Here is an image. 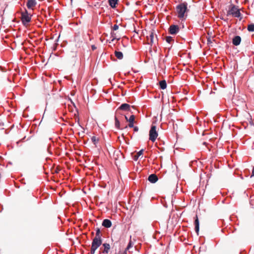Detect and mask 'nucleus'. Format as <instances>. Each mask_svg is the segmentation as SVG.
I'll return each mask as SVG.
<instances>
[{"instance_id":"obj_19","label":"nucleus","mask_w":254,"mask_h":254,"mask_svg":"<svg viewBox=\"0 0 254 254\" xmlns=\"http://www.w3.org/2000/svg\"><path fill=\"white\" fill-rule=\"evenodd\" d=\"M91 140H92V142L93 143V144L96 146V144L97 143H98V142L99 141V138H97L95 136H93L92 137H91Z\"/></svg>"},{"instance_id":"obj_5","label":"nucleus","mask_w":254,"mask_h":254,"mask_svg":"<svg viewBox=\"0 0 254 254\" xmlns=\"http://www.w3.org/2000/svg\"><path fill=\"white\" fill-rule=\"evenodd\" d=\"M179 31V27L177 25H172L169 28V32L172 35H175Z\"/></svg>"},{"instance_id":"obj_14","label":"nucleus","mask_w":254,"mask_h":254,"mask_svg":"<svg viewBox=\"0 0 254 254\" xmlns=\"http://www.w3.org/2000/svg\"><path fill=\"white\" fill-rule=\"evenodd\" d=\"M119 0H108L109 5L113 8H115L116 7V5L118 3Z\"/></svg>"},{"instance_id":"obj_4","label":"nucleus","mask_w":254,"mask_h":254,"mask_svg":"<svg viewBox=\"0 0 254 254\" xmlns=\"http://www.w3.org/2000/svg\"><path fill=\"white\" fill-rule=\"evenodd\" d=\"M149 139L152 141L154 142L157 137L158 136V132L156 131V127L154 125H152L149 130Z\"/></svg>"},{"instance_id":"obj_22","label":"nucleus","mask_w":254,"mask_h":254,"mask_svg":"<svg viewBox=\"0 0 254 254\" xmlns=\"http://www.w3.org/2000/svg\"><path fill=\"white\" fill-rule=\"evenodd\" d=\"M154 35L153 32H151L149 35L150 43L152 44L153 43Z\"/></svg>"},{"instance_id":"obj_42","label":"nucleus","mask_w":254,"mask_h":254,"mask_svg":"<svg viewBox=\"0 0 254 254\" xmlns=\"http://www.w3.org/2000/svg\"><path fill=\"white\" fill-rule=\"evenodd\" d=\"M79 127H81V128H82V127L79 125Z\"/></svg>"},{"instance_id":"obj_11","label":"nucleus","mask_w":254,"mask_h":254,"mask_svg":"<svg viewBox=\"0 0 254 254\" xmlns=\"http://www.w3.org/2000/svg\"><path fill=\"white\" fill-rule=\"evenodd\" d=\"M241 42V38L240 36H235L232 40V43L235 46H238Z\"/></svg>"},{"instance_id":"obj_18","label":"nucleus","mask_w":254,"mask_h":254,"mask_svg":"<svg viewBox=\"0 0 254 254\" xmlns=\"http://www.w3.org/2000/svg\"><path fill=\"white\" fill-rule=\"evenodd\" d=\"M98 248L97 246L93 245L92 243L91 244V248L90 251V254H94L96 250Z\"/></svg>"},{"instance_id":"obj_25","label":"nucleus","mask_w":254,"mask_h":254,"mask_svg":"<svg viewBox=\"0 0 254 254\" xmlns=\"http://www.w3.org/2000/svg\"><path fill=\"white\" fill-rule=\"evenodd\" d=\"M135 119V116L133 115H131L128 118V122H134Z\"/></svg>"},{"instance_id":"obj_16","label":"nucleus","mask_w":254,"mask_h":254,"mask_svg":"<svg viewBox=\"0 0 254 254\" xmlns=\"http://www.w3.org/2000/svg\"><path fill=\"white\" fill-rule=\"evenodd\" d=\"M115 55L116 57L119 60H121L123 58V54L120 51H115Z\"/></svg>"},{"instance_id":"obj_39","label":"nucleus","mask_w":254,"mask_h":254,"mask_svg":"<svg viewBox=\"0 0 254 254\" xmlns=\"http://www.w3.org/2000/svg\"><path fill=\"white\" fill-rule=\"evenodd\" d=\"M79 127H81V128H82V127L79 125Z\"/></svg>"},{"instance_id":"obj_34","label":"nucleus","mask_w":254,"mask_h":254,"mask_svg":"<svg viewBox=\"0 0 254 254\" xmlns=\"http://www.w3.org/2000/svg\"><path fill=\"white\" fill-rule=\"evenodd\" d=\"M253 176H254V168H253V169L252 170V175H251V177H252Z\"/></svg>"},{"instance_id":"obj_41","label":"nucleus","mask_w":254,"mask_h":254,"mask_svg":"<svg viewBox=\"0 0 254 254\" xmlns=\"http://www.w3.org/2000/svg\"><path fill=\"white\" fill-rule=\"evenodd\" d=\"M79 127H81V128H82V127L79 125Z\"/></svg>"},{"instance_id":"obj_31","label":"nucleus","mask_w":254,"mask_h":254,"mask_svg":"<svg viewBox=\"0 0 254 254\" xmlns=\"http://www.w3.org/2000/svg\"><path fill=\"white\" fill-rule=\"evenodd\" d=\"M139 156H138V155H137V154L136 155H135L134 157H133V159L135 161H137V159H138V157Z\"/></svg>"},{"instance_id":"obj_37","label":"nucleus","mask_w":254,"mask_h":254,"mask_svg":"<svg viewBox=\"0 0 254 254\" xmlns=\"http://www.w3.org/2000/svg\"><path fill=\"white\" fill-rule=\"evenodd\" d=\"M77 123H78V124L79 125V119L78 120Z\"/></svg>"},{"instance_id":"obj_7","label":"nucleus","mask_w":254,"mask_h":254,"mask_svg":"<svg viewBox=\"0 0 254 254\" xmlns=\"http://www.w3.org/2000/svg\"><path fill=\"white\" fill-rule=\"evenodd\" d=\"M194 225H195V231L197 234V235H198L199 231V220L197 217V215H196L194 217Z\"/></svg>"},{"instance_id":"obj_27","label":"nucleus","mask_w":254,"mask_h":254,"mask_svg":"<svg viewBox=\"0 0 254 254\" xmlns=\"http://www.w3.org/2000/svg\"><path fill=\"white\" fill-rule=\"evenodd\" d=\"M143 151H144L143 149H141L140 150H139V151L137 152V155H138V156H140L141 155H142V154H143Z\"/></svg>"},{"instance_id":"obj_33","label":"nucleus","mask_w":254,"mask_h":254,"mask_svg":"<svg viewBox=\"0 0 254 254\" xmlns=\"http://www.w3.org/2000/svg\"><path fill=\"white\" fill-rule=\"evenodd\" d=\"M91 49L92 50H95L96 49V47L94 45H93L91 46Z\"/></svg>"},{"instance_id":"obj_24","label":"nucleus","mask_w":254,"mask_h":254,"mask_svg":"<svg viewBox=\"0 0 254 254\" xmlns=\"http://www.w3.org/2000/svg\"><path fill=\"white\" fill-rule=\"evenodd\" d=\"M174 41L173 37L171 36H167L166 37V41L168 43H171L172 41Z\"/></svg>"},{"instance_id":"obj_10","label":"nucleus","mask_w":254,"mask_h":254,"mask_svg":"<svg viewBox=\"0 0 254 254\" xmlns=\"http://www.w3.org/2000/svg\"><path fill=\"white\" fill-rule=\"evenodd\" d=\"M92 243L99 248L102 243V238H94Z\"/></svg>"},{"instance_id":"obj_12","label":"nucleus","mask_w":254,"mask_h":254,"mask_svg":"<svg viewBox=\"0 0 254 254\" xmlns=\"http://www.w3.org/2000/svg\"><path fill=\"white\" fill-rule=\"evenodd\" d=\"M102 225L104 227L108 228L112 226V222L109 219H105L103 221Z\"/></svg>"},{"instance_id":"obj_35","label":"nucleus","mask_w":254,"mask_h":254,"mask_svg":"<svg viewBox=\"0 0 254 254\" xmlns=\"http://www.w3.org/2000/svg\"><path fill=\"white\" fill-rule=\"evenodd\" d=\"M125 119L128 122V119L127 118V116H125Z\"/></svg>"},{"instance_id":"obj_17","label":"nucleus","mask_w":254,"mask_h":254,"mask_svg":"<svg viewBox=\"0 0 254 254\" xmlns=\"http://www.w3.org/2000/svg\"><path fill=\"white\" fill-rule=\"evenodd\" d=\"M96 234L94 238H102V235L101 234L100 229L98 228H96L95 229Z\"/></svg>"},{"instance_id":"obj_32","label":"nucleus","mask_w":254,"mask_h":254,"mask_svg":"<svg viewBox=\"0 0 254 254\" xmlns=\"http://www.w3.org/2000/svg\"><path fill=\"white\" fill-rule=\"evenodd\" d=\"M133 127L134 131H137L138 130V127Z\"/></svg>"},{"instance_id":"obj_21","label":"nucleus","mask_w":254,"mask_h":254,"mask_svg":"<svg viewBox=\"0 0 254 254\" xmlns=\"http://www.w3.org/2000/svg\"><path fill=\"white\" fill-rule=\"evenodd\" d=\"M115 127L118 129H121L120 128V123L119 120L118 119V118L116 117H115Z\"/></svg>"},{"instance_id":"obj_15","label":"nucleus","mask_w":254,"mask_h":254,"mask_svg":"<svg viewBox=\"0 0 254 254\" xmlns=\"http://www.w3.org/2000/svg\"><path fill=\"white\" fill-rule=\"evenodd\" d=\"M159 87L161 89H165L167 87V83L165 80L160 81L159 82Z\"/></svg>"},{"instance_id":"obj_23","label":"nucleus","mask_w":254,"mask_h":254,"mask_svg":"<svg viewBox=\"0 0 254 254\" xmlns=\"http://www.w3.org/2000/svg\"><path fill=\"white\" fill-rule=\"evenodd\" d=\"M132 247V243L131 241H129V242L128 243L127 247L126 248L125 250L124 251V253L127 254V251H128Z\"/></svg>"},{"instance_id":"obj_29","label":"nucleus","mask_w":254,"mask_h":254,"mask_svg":"<svg viewBox=\"0 0 254 254\" xmlns=\"http://www.w3.org/2000/svg\"><path fill=\"white\" fill-rule=\"evenodd\" d=\"M111 34L112 37H113V39H112V41H113L116 39V38L115 37V33L114 32H111Z\"/></svg>"},{"instance_id":"obj_3","label":"nucleus","mask_w":254,"mask_h":254,"mask_svg":"<svg viewBox=\"0 0 254 254\" xmlns=\"http://www.w3.org/2000/svg\"><path fill=\"white\" fill-rule=\"evenodd\" d=\"M21 21L23 25L26 26L30 21L31 19V14L28 12V11L25 9L24 11L21 13Z\"/></svg>"},{"instance_id":"obj_36","label":"nucleus","mask_w":254,"mask_h":254,"mask_svg":"<svg viewBox=\"0 0 254 254\" xmlns=\"http://www.w3.org/2000/svg\"><path fill=\"white\" fill-rule=\"evenodd\" d=\"M60 36H59L58 38L56 40V41L58 42V40H59V38Z\"/></svg>"},{"instance_id":"obj_26","label":"nucleus","mask_w":254,"mask_h":254,"mask_svg":"<svg viewBox=\"0 0 254 254\" xmlns=\"http://www.w3.org/2000/svg\"><path fill=\"white\" fill-rule=\"evenodd\" d=\"M207 42L208 45H211V44L212 43V41L210 37H208L207 38Z\"/></svg>"},{"instance_id":"obj_13","label":"nucleus","mask_w":254,"mask_h":254,"mask_svg":"<svg viewBox=\"0 0 254 254\" xmlns=\"http://www.w3.org/2000/svg\"><path fill=\"white\" fill-rule=\"evenodd\" d=\"M102 245L104 247V250L103 251L102 253L105 254H108L111 248L110 244L108 243H104Z\"/></svg>"},{"instance_id":"obj_28","label":"nucleus","mask_w":254,"mask_h":254,"mask_svg":"<svg viewBox=\"0 0 254 254\" xmlns=\"http://www.w3.org/2000/svg\"><path fill=\"white\" fill-rule=\"evenodd\" d=\"M119 29V25L117 24H115L113 27V30H117Z\"/></svg>"},{"instance_id":"obj_20","label":"nucleus","mask_w":254,"mask_h":254,"mask_svg":"<svg viewBox=\"0 0 254 254\" xmlns=\"http://www.w3.org/2000/svg\"><path fill=\"white\" fill-rule=\"evenodd\" d=\"M247 29L249 32H254V24L252 23V24L248 25Z\"/></svg>"},{"instance_id":"obj_9","label":"nucleus","mask_w":254,"mask_h":254,"mask_svg":"<svg viewBox=\"0 0 254 254\" xmlns=\"http://www.w3.org/2000/svg\"><path fill=\"white\" fill-rule=\"evenodd\" d=\"M158 180V177L156 174H152L148 176V180L151 183H156Z\"/></svg>"},{"instance_id":"obj_1","label":"nucleus","mask_w":254,"mask_h":254,"mask_svg":"<svg viewBox=\"0 0 254 254\" xmlns=\"http://www.w3.org/2000/svg\"><path fill=\"white\" fill-rule=\"evenodd\" d=\"M189 11V9L188 8V3L186 1L179 4L176 6L177 16L180 19H183L185 16H187V15H185V13Z\"/></svg>"},{"instance_id":"obj_30","label":"nucleus","mask_w":254,"mask_h":254,"mask_svg":"<svg viewBox=\"0 0 254 254\" xmlns=\"http://www.w3.org/2000/svg\"><path fill=\"white\" fill-rule=\"evenodd\" d=\"M133 123L134 122H129L128 127L130 128L134 127Z\"/></svg>"},{"instance_id":"obj_38","label":"nucleus","mask_w":254,"mask_h":254,"mask_svg":"<svg viewBox=\"0 0 254 254\" xmlns=\"http://www.w3.org/2000/svg\"><path fill=\"white\" fill-rule=\"evenodd\" d=\"M245 2H246L248 1V0H245Z\"/></svg>"},{"instance_id":"obj_40","label":"nucleus","mask_w":254,"mask_h":254,"mask_svg":"<svg viewBox=\"0 0 254 254\" xmlns=\"http://www.w3.org/2000/svg\"><path fill=\"white\" fill-rule=\"evenodd\" d=\"M79 127H81V128H82V127L79 125Z\"/></svg>"},{"instance_id":"obj_8","label":"nucleus","mask_w":254,"mask_h":254,"mask_svg":"<svg viewBox=\"0 0 254 254\" xmlns=\"http://www.w3.org/2000/svg\"><path fill=\"white\" fill-rule=\"evenodd\" d=\"M118 110L127 111L130 110V105L127 103L122 104Z\"/></svg>"},{"instance_id":"obj_6","label":"nucleus","mask_w":254,"mask_h":254,"mask_svg":"<svg viewBox=\"0 0 254 254\" xmlns=\"http://www.w3.org/2000/svg\"><path fill=\"white\" fill-rule=\"evenodd\" d=\"M36 4L37 1L36 0H27L26 6L28 9H33Z\"/></svg>"},{"instance_id":"obj_2","label":"nucleus","mask_w":254,"mask_h":254,"mask_svg":"<svg viewBox=\"0 0 254 254\" xmlns=\"http://www.w3.org/2000/svg\"><path fill=\"white\" fill-rule=\"evenodd\" d=\"M226 15L227 16L232 15L235 17L240 18L241 16V13L240 9H239L237 6L231 4L229 6V9L227 12Z\"/></svg>"}]
</instances>
